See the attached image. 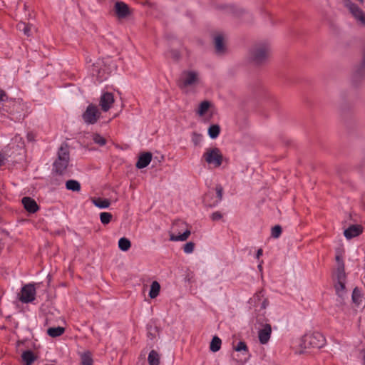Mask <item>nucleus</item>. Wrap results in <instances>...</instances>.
Returning <instances> with one entry per match:
<instances>
[{"label": "nucleus", "mask_w": 365, "mask_h": 365, "mask_svg": "<svg viewBox=\"0 0 365 365\" xmlns=\"http://www.w3.org/2000/svg\"><path fill=\"white\" fill-rule=\"evenodd\" d=\"M271 55V46L267 41L255 43L250 50V61L256 66L265 64Z\"/></svg>", "instance_id": "1"}, {"label": "nucleus", "mask_w": 365, "mask_h": 365, "mask_svg": "<svg viewBox=\"0 0 365 365\" xmlns=\"http://www.w3.org/2000/svg\"><path fill=\"white\" fill-rule=\"evenodd\" d=\"M70 161V154L67 144H62L58 150V158L53 163L52 173L63 175Z\"/></svg>", "instance_id": "2"}, {"label": "nucleus", "mask_w": 365, "mask_h": 365, "mask_svg": "<svg viewBox=\"0 0 365 365\" xmlns=\"http://www.w3.org/2000/svg\"><path fill=\"white\" fill-rule=\"evenodd\" d=\"M326 344V339L324 335L318 331L308 333L302 338L301 346L307 349H321Z\"/></svg>", "instance_id": "3"}, {"label": "nucleus", "mask_w": 365, "mask_h": 365, "mask_svg": "<svg viewBox=\"0 0 365 365\" xmlns=\"http://www.w3.org/2000/svg\"><path fill=\"white\" fill-rule=\"evenodd\" d=\"M202 158L208 164L214 165L216 168L220 167L223 161V155L217 147L207 148Z\"/></svg>", "instance_id": "4"}, {"label": "nucleus", "mask_w": 365, "mask_h": 365, "mask_svg": "<svg viewBox=\"0 0 365 365\" xmlns=\"http://www.w3.org/2000/svg\"><path fill=\"white\" fill-rule=\"evenodd\" d=\"M336 282L334 284V289L336 295L343 300L344 295L346 293V273L343 271L342 264H341L337 273H336Z\"/></svg>", "instance_id": "5"}, {"label": "nucleus", "mask_w": 365, "mask_h": 365, "mask_svg": "<svg viewBox=\"0 0 365 365\" xmlns=\"http://www.w3.org/2000/svg\"><path fill=\"white\" fill-rule=\"evenodd\" d=\"M101 115L97 106L91 103L87 106L85 112L82 114V118L86 124L93 125L97 123Z\"/></svg>", "instance_id": "6"}, {"label": "nucleus", "mask_w": 365, "mask_h": 365, "mask_svg": "<svg viewBox=\"0 0 365 365\" xmlns=\"http://www.w3.org/2000/svg\"><path fill=\"white\" fill-rule=\"evenodd\" d=\"M36 294L34 284H27L22 287L19 299L22 303H31L36 299Z\"/></svg>", "instance_id": "7"}, {"label": "nucleus", "mask_w": 365, "mask_h": 365, "mask_svg": "<svg viewBox=\"0 0 365 365\" xmlns=\"http://www.w3.org/2000/svg\"><path fill=\"white\" fill-rule=\"evenodd\" d=\"M215 191H216V197L213 202H210L209 198H213V193L211 192H208L207 193L205 194L203 197V203L206 207H213L217 206L220 202L222 200V195H223V187L221 185H217L215 187Z\"/></svg>", "instance_id": "8"}, {"label": "nucleus", "mask_w": 365, "mask_h": 365, "mask_svg": "<svg viewBox=\"0 0 365 365\" xmlns=\"http://www.w3.org/2000/svg\"><path fill=\"white\" fill-rule=\"evenodd\" d=\"M114 12L119 19H123L130 16L133 10L123 1H116L114 5Z\"/></svg>", "instance_id": "9"}, {"label": "nucleus", "mask_w": 365, "mask_h": 365, "mask_svg": "<svg viewBox=\"0 0 365 365\" xmlns=\"http://www.w3.org/2000/svg\"><path fill=\"white\" fill-rule=\"evenodd\" d=\"M345 5L356 20L360 21L361 23H365V13L356 4L347 0Z\"/></svg>", "instance_id": "10"}, {"label": "nucleus", "mask_w": 365, "mask_h": 365, "mask_svg": "<svg viewBox=\"0 0 365 365\" xmlns=\"http://www.w3.org/2000/svg\"><path fill=\"white\" fill-rule=\"evenodd\" d=\"M183 74L186 76L184 79H180L178 85L180 88H184L192 86L197 82V74L195 71H184Z\"/></svg>", "instance_id": "11"}, {"label": "nucleus", "mask_w": 365, "mask_h": 365, "mask_svg": "<svg viewBox=\"0 0 365 365\" xmlns=\"http://www.w3.org/2000/svg\"><path fill=\"white\" fill-rule=\"evenodd\" d=\"M113 103L114 96L112 93L106 92L101 95L99 104L103 111H108Z\"/></svg>", "instance_id": "12"}, {"label": "nucleus", "mask_w": 365, "mask_h": 365, "mask_svg": "<svg viewBox=\"0 0 365 365\" xmlns=\"http://www.w3.org/2000/svg\"><path fill=\"white\" fill-rule=\"evenodd\" d=\"M272 327L269 324H265L263 328L258 331V338L260 344H266L271 336Z\"/></svg>", "instance_id": "13"}, {"label": "nucleus", "mask_w": 365, "mask_h": 365, "mask_svg": "<svg viewBox=\"0 0 365 365\" xmlns=\"http://www.w3.org/2000/svg\"><path fill=\"white\" fill-rule=\"evenodd\" d=\"M21 202L24 209L29 213H36L39 210V206L35 200L30 197H24Z\"/></svg>", "instance_id": "14"}, {"label": "nucleus", "mask_w": 365, "mask_h": 365, "mask_svg": "<svg viewBox=\"0 0 365 365\" xmlns=\"http://www.w3.org/2000/svg\"><path fill=\"white\" fill-rule=\"evenodd\" d=\"M363 232V227L360 225H352L346 229L344 235L346 239L350 240L360 235Z\"/></svg>", "instance_id": "15"}, {"label": "nucleus", "mask_w": 365, "mask_h": 365, "mask_svg": "<svg viewBox=\"0 0 365 365\" xmlns=\"http://www.w3.org/2000/svg\"><path fill=\"white\" fill-rule=\"evenodd\" d=\"M214 43L217 54L222 55L226 52L227 48L224 43V36L222 34H219L215 36Z\"/></svg>", "instance_id": "16"}, {"label": "nucleus", "mask_w": 365, "mask_h": 365, "mask_svg": "<svg viewBox=\"0 0 365 365\" xmlns=\"http://www.w3.org/2000/svg\"><path fill=\"white\" fill-rule=\"evenodd\" d=\"M152 160V153L150 152H145L141 153L138 159L135 166L138 169L146 168Z\"/></svg>", "instance_id": "17"}, {"label": "nucleus", "mask_w": 365, "mask_h": 365, "mask_svg": "<svg viewBox=\"0 0 365 365\" xmlns=\"http://www.w3.org/2000/svg\"><path fill=\"white\" fill-rule=\"evenodd\" d=\"M147 329V336L151 339L153 340L157 338V336H159L160 334V327L157 326V324L155 322H149L146 325Z\"/></svg>", "instance_id": "18"}, {"label": "nucleus", "mask_w": 365, "mask_h": 365, "mask_svg": "<svg viewBox=\"0 0 365 365\" xmlns=\"http://www.w3.org/2000/svg\"><path fill=\"white\" fill-rule=\"evenodd\" d=\"M236 351L242 352L245 356L244 359H240L242 363L246 362L250 356L248 347L245 341H239L238 344L234 347Z\"/></svg>", "instance_id": "19"}, {"label": "nucleus", "mask_w": 365, "mask_h": 365, "mask_svg": "<svg viewBox=\"0 0 365 365\" xmlns=\"http://www.w3.org/2000/svg\"><path fill=\"white\" fill-rule=\"evenodd\" d=\"M38 356L32 351L26 350L21 354L22 362L24 365H32Z\"/></svg>", "instance_id": "20"}, {"label": "nucleus", "mask_w": 365, "mask_h": 365, "mask_svg": "<svg viewBox=\"0 0 365 365\" xmlns=\"http://www.w3.org/2000/svg\"><path fill=\"white\" fill-rule=\"evenodd\" d=\"M263 297V291H259L258 292H257L253 298L252 299V300H253L254 303H255V306H257L258 304H260V309H265L267 308V307L268 306L269 304V300L267 299V298H264L262 302H260V301L262 300V297Z\"/></svg>", "instance_id": "21"}, {"label": "nucleus", "mask_w": 365, "mask_h": 365, "mask_svg": "<svg viewBox=\"0 0 365 365\" xmlns=\"http://www.w3.org/2000/svg\"><path fill=\"white\" fill-rule=\"evenodd\" d=\"M351 299L353 303H354L356 306L359 307L362 304L364 296L361 290L359 287H356L354 289L351 294Z\"/></svg>", "instance_id": "22"}, {"label": "nucleus", "mask_w": 365, "mask_h": 365, "mask_svg": "<svg viewBox=\"0 0 365 365\" xmlns=\"http://www.w3.org/2000/svg\"><path fill=\"white\" fill-rule=\"evenodd\" d=\"M93 203L98 207L103 209L108 208L110 205V200L106 198L96 197L92 200Z\"/></svg>", "instance_id": "23"}, {"label": "nucleus", "mask_w": 365, "mask_h": 365, "mask_svg": "<svg viewBox=\"0 0 365 365\" xmlns=\"http://www.w3.org/2000/svg\"><path fill=\"white\" fill-rule=\"evenodd\" d=\"M65 332V329L62 327H49L47 329V334L51 337H58Z\"/></svg>", "instance_id": "24"}, {"label": "nucleus", "mask_w": 365, "mask_h": 365, "mask_svg": "<svg viewBox=\"0 0 365 365\" xmlns=\"http://www.w3.org/2000/svg\"><path fill=\"white\" fill-rule=\"evenodd\" d=\"M66 188L73 192H79L81 190V184L76 180H68L66 182Z\"/></svg>", "instance_id": "25"}, {"label": "nucleus", "mask_w": 365, "mask_h": 365, "mask_svg": "<svg viewBox=\"0 0 365 365\" xmlns=\"http://www.w3.org/2000/svg\"><path fill=\"white\" fill-rule=\"evenodd\" d=\"M148 361L149 365H159L160 355L155 350H151L148 354Z\"/></svg>", "instance_id": "26"}, {"label": "nucleus", "mask_w": 365, "mask_h": 365, "mask_svg": "<svg viewBox=\"0 0 365 365\" xmlns=\"http://www.w3.org/2000/svg\"><path fill=\"white\" fill-rule=\"evenodd\" d=\"M222 340L217 336H213L210 344V349L212 352L218 351L221 348Z\"/></svg>", "instance_id": "27"}, {"label": "nucleus", "mask_w": 365, "mask_h": 365, "mask_svg": "<svg viewBox=\"0 0 365 365\" xmlns=\"http://www.w3.org/2000/svg\"><path fill=\"white\" fill-rule=\"evenodd\" d=\"M101 71L100 64L98 63H93L92 65L91 73L93 76H96L98 81H99L100 82L106 79V78L103 75H101Z\"/></svg>", "instance_id": "28"}, {"label": "nucleus", "mask_w": 365, "mask_h": 365, "mask_svg": "<svg viewBox=\"0 0 365 365\" xmlns=\"http://www.w3.org/2000/svg\"><path fill=\"white\" fill-rule=\"evenodd\" d=\"M190 235V230L187 229L182 234L175 235L174 234H171L170 237V240L171 241H185Z\"/></svg>", "instance_id": "29"}, {"label": "nucleus", "mask_w": 365, "mask_h": 365, "mask_svg": "<svg viewBox=\"0 0 365 365\" xmlns=\"http://www.w3.org/2000/svg\"><path fill=\"white\" fill-rule=\"evenodd\" d=\"M160 289V284L156 281L153 282V283L150 285L149 297L151 299H154V298L157 297V296L159 294Z\"/></svg>", "instance_id": "30"}, {"label": "nucleus", "mask_w": 365, "mask_h": 365, "mask_svg": "<svg viewBox=\"0 0 365 365\" xmlns=\"http://www.w3.org/2000/svg\"><path fill=\"white\" fill-rule=\"evenodd\" d=\"M220 133V127L217 124L211 125L208 128V135L212 139L217 138Z\"/></svg>", "instance_id": "31"}, {"label": "nucleus", "mask_w": 365, "mask_h": 365, "mask_svg": "<svg viewBox=\"0 0 365 365\" xmlns=\"http://www.w3.org/2000/svg\"><path fill=\"white\" fill-rule=\"evenodd\" d=\"M63 175H57L51 173V176L49 180V185L54 187L60 186L63 182Z\"/></svg>", "instance_id": "32"}, {"label": "nucleus", "mask_w": 365, "mask_h": 365, "mask_svg": "<svg viewBox=\"0 0 365 365\" xmlns=\"http://www.w3.org/2000/svg\"><path fill=\"white\" fill-rule=\"evenodd\" d=\"M131 247L130 241L126 237H121L118 241V247L122 251H128Z\"/></svg>", "instance_id": "33"}, {"label": "nucleus", "mask_w": 365, "mask_h": 365, "mask_svg": "<svg viewBox=\"0 0 365 365\" xmlns=\"http://www.w3.org/2000/svg\"><path fill=\"white\" fill-rule=\"evenodd\" d=\"M211 106V103L207 101H204L199 105L197 114L200 116L204 115Z\"/></svg>", "instance_id": "34"}, {"label": "nucleus", "mask_w": 365, "mask_h": 365, "mask_svg": "<svg viewBox=\"0 0 365 365\" xmlns=\"http://www.w3.org/2000/svg\"><path fill=\"white\" fill-rule=\"evenodd\" d=\"M81 364L82 365H93V360L92 358V354L90 351L84 352L81 355Z\"/></svg>", "instance_id": "35"}, {"label": "nucleus", "mask_w": 365, "mask_h": 365, "mask_svg": "<svg viewBox=\"0 0 365 365\" xmlns=\"http://www.w3.org/2000/svg\"><path fill=\"white\" fill-rule=\"evenodd\" d=\"M31 26L32 24H16V28L18 30L23 31L25 36L29 37L32 35Z\"/></svg>", "instance_id": "36"}, {"label": "nucleus", "mask_w": 365, "mask_h": 365, "mask_svg": "<svg viewBox=\"0 0 365 365\" xmlns=\"http://www.w3.org/2000/svg\"><path fill=\"white\" fill-rule=\"evenodd\" d=\"M113 215L110 212H103L100 214V220L102 224L108 225L110 222Z\"/></svg>", "instance_id": "37"}, {"label": "nucleus", "mask_w": 365, "mask_h": 365, "mask_svg": "<svg viewBox=\"0 0 365 365\" xmlns=\"http://www.w3.org/2000/svg\"><path fill=\"white\" fill-rule=\"evenodd\" d=\"M282 227L279 225H274L271 230V236L273 238H279L282 235Z\"/></svg>", "instance_id": "38"}, {"label": "nucleus", "mask_w": 365, "mask_h": 365, "mask_svg": "<svg viewBox=\"0 0 365 365\" xmlns=\"http://www.w3.org/2000/svg\"><path fill=\"white\" fill-rule=\"evenodd\" d=\"M210 217L212 221L217 222L223 218V214L220 211H215L210 215Z\"/></svg>", "instance_id": "39"}, {"label": "nucleus", "mask_w": 365, "mask_h": 365, "mask_svg": "<svg viewBox=\"0 0 365 365\" xmlns=\"http://www.w3.org/2000/svg\"><path fill=\"white\" fill-rule=\"evenodd\" d=\"M194 248H195V243L192 242H187L185 245H184L183 246V250L185 253H192L194 250Z\"/></svg>", "instance_id": "40"}, {"label": "nucleus", "mask_w": 365, "mask_h": 365, "mask_svg": "<svg viewBox=\"0 0 365 365\" xmlns=\"http://www.w3.org/2000/svg\"><path fill=\"white\" fill-rule=\"evenodd\" d=\"M93 140L96 143L100 145H104L106 143V139L99 134H96L94 135Z\"/></svg>", "instance_id": "41"}, {"label": "nucleus", "mask_w": 365, "mask_h": 365, "mask_svg": "<svg viewBox=\"0 0 365 365\" xmlns=\"http://www.w3.org/2000/svg\"><path fill=\"white\" fill-rule=\"evenodd\" d=\"M336 261L337 262L336 272H338L341 264H342L343 271L345 272V266H344V261L342 259V257L340 255H337L336 256Z\"/></svg>", "instance_id": "42"}, {"label": "nucleus", "mask_w": 365, "mask_h": 365, "mask_svg": "<svg viewBox=\"0 0 365 365\" xmlns=\"http://www.w3.org/2000/svg\"><path fill=\"white\" fill-rule=\"evenodd\" d=\"M170 56L175 61H178L181 57L180 51L175 49L170 51Z\"/></svg>", "instance_id": "43"}, {"label": "nucleus", "mask_w": 365, "mask_h": 365, "mask_svg": "<svg viewBox=\"0 0 365 365\" xmlns=\"http://www.w3.org/2000/svg\"><path fill=\"white\" fill-rule=\"evenodd\" d=\"M9 98L8 96V95L6 94V93L2 90V89H0V101L1 102H8Z\"/></svg>", "instance_id": "44"}, {"label": "nucleus", "mask_w": 365, "mask_h": 365, "mask_svg": "<svg viewBox=\"0 0 365 365\" xmlns=\"http://www.w3.org/2000/svg\"><path fill=\"white\" fill-rule=\"evenodd\" d=\"M142 4L144 5V6H148L150 8H153V9H157L158 8V5L156 3H154V2H151L149 0H145L142 2Z\"/></svg>", "instance_id": "45"}, {"label": "nucleus", "mask_w": 365, "mask_h": 365, "mask_svg": "<svg viewBox=\"0 0 365 365\" xmlns=\"http://www.w3.org/2000/svg\"><path fill=\"white\" fill-rule=\"evenodd\" d=\"M200 135L199 134H197L196 133H193V137H192V142L193 143L197 145H198L200 140Z\"/></svg>", "instance_id": "46"}, {"label": "nucleus", "mask_w": 365, "mask_h": 365, "mask_svg": "<svg viewBox=\"0 0 365 365\" xmlns=\"http://www.w3.org/2000/svg\"><path fill=\"white\" fill-rule=\"evenodd\" d=\"M5 157L4 155L1 153H0V166H3L5 164Z\"/></svg>", "instance_id": "47"}, {"label": "nucleus", "mask_w": 365, "mask_h": 365, "mask_svg": "<svg viewBox=\"0 0 365 365\" xmlns=\"http://www.w3.org/2000/svg\"><path fill=\"white\" fill-rule=\"evenodd\" d=\"M34 138H35V136H34V135L32 133H29L27 134V139H28L29 141H31V142L34 141Z\"/></svg>", "instance_id": "48"}, {"label": "nucleus", "mask_w": 365, "mask_h": 365, "mask_svg": "<svg viewBox=\"0 0 365 365\" xmlns=\"http://www.w3.org/2000/svg\"><path fill=\"white\" fill-rule=\"evenodd\" d=\"M263 254V250L262 249H259L257 251V253H256V258L257 259H259V257L262 255Z\"/></svg>", "instance_id": "49"}, {"label": "nucleus", "mask_w": 365, "mask_h": 365, "mask_svg": "<svg viewBox=\"0 0 365 365\" xmlns=\"http://www.w3.org/2000/svg\"><path fill=\"white\" fill-rule=\"evenodd\" d=\"M222 9H227V10H229V11H232V12L233 11V6H222Z\"/></svg>", "instance_id": "50"}, {"label": "nucleus", "mask_w": 365, "mask_h": 365, "mask_svg": "<svg viewBox=\"0 0 365 365\" xmlns=\"http://www.w3.org/2000/svg\"><path fill=\"white\" fill-rule=\"evenodd\" d=\"M363 365H365V352L363 354Z\"/></svg>", "instance_id": "51"}, {"label": "nucleus", "mask_w": 365, "mask_h": 365, "mask_svg": "<svg viewBox=\"0 0 365 365\" xmlns=\"http://www.w3.org/2000/svg\"><path fill=\"white\" fill-rule=\"evenodd\" d=\"M261 318H259V317H257V323H261Z\"/></svg>", "instance_id": "52"}, {"label": "nucleus", "mask_w": 365, "mask_h": 365, "mask_svg": "<svg viewBox=\"0 0 365 365\" xmlns=\"http://www.w3.org/2000/svg\"><path fill=\"white\" fill-rule=\"evenodd\" d=\"M215 200V199H214V197H213V198H210V197L209 198V201H210V202H213Z\"/></svg>", "instance_id": "53"}, {"label": "nucleus", "mask_w": 365, "mask_h": 365, "mask_svg": "<svg viewBox=\"0 0 365 365\" xmlns=\"http://www.w3.org/2000/svg\"><path fill=\"white\" fill-rule=\"evenodd\" d=\"M359 2L363 3L364 0H358Z\"/></svg>", "instance_id": "54"}, {"label": "nucleus", "mask_w": 365, "mask_h": 365, "mask_svg": "<svg viewBox=\"0 0 365 365\" xmlns=\"http://www.w3.org/2000/svg\"><path fill=\"white\" fill-rule=\"evenodd\" d=\"M258 267H259V269H262V265H260V264H259V265L258 266Z\"/></svg>", "instance_id": "55"}]
</instances>
